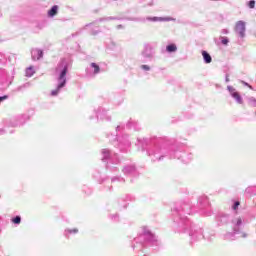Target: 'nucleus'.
<instances>
[{
  "mask_svg": "<svg viewBox=\"0 0 256 256\" xmlns=\"http://www.w3.org/2000/svg\"><path fill=\"white\" fill-rule=\"evenodd\" d=\"M221 33H222V35H227V34H229V30L228 29H222Z\"/></svg>",
  "mask_w": 256,
  "mask_h": 256,
  "instance_id": "36",
  "label": "nucleus"
},
{
  "mask_svg": "<svg viewBox=\"0 0 256 256\" xmlns=\"http://www.w3.org/2000/svg\"><path fill=\"white\" fill-rule=\"evenodd\" d=\"M113 217H114V219H115V218H117L118 216H117V215H115V216H113Z\"/></svg>",
  "mask_w": 256,
  "mask_h": 256,
  "instance_id": "49",
  "label": "nucleus"
},
{
  "mask_svg": "<svg viewBox=\"0 0 256 256\" xmlns=\"http://www.w3.org/2000/svg\"><path fill=\"white\" fill-rule=\"evenodd\" d=\"M245 193L246 195H249V197H253V195H256V186L246 188Z\"/></svg>",
  "mask_w": 256,
  "mask_h": 256,
  "instance_id": "20",
  "label": "nucleus"
},
{
  "mask_svg": "<svg viewBox=\"0 0 256 256\" xmlns=\"http://www.w3.org/2000/svg\"><path fill=\"white\" fill-rule=\"evenodd\" d=\"M232 232H228L224 235L226 241H235V235H241L245 239L247 233L243 232V219L240 217L236 221H232Z\"/></svg>",
  "mask_w": 256,
  "mask_h": 256,
  "instance_id": "4",
  "label": "nucleus"
},
{
  "mask_svg": "<svg viewBox=\"0 0 256 256\" xmlns=\"http://www.w3.org/2000/svg\"><path fill=\"white\" fill-rule=\"evenodd\" d=\"M115 181H119L120 183H125V178L121 176H114L112 177L111 182L115 183Z\"/></svg>",
  "mask_w": 256,
  "mask_h": 256,
  "instance_id": "27",
  "label": "nucleus"
},
{
  "mask_svg": "<svg viewBox=\"0 0 256 256\" xmlns=\"http://www.w3.org/2000/svg\"><path fill=\"white\" fill-rule=\"evenodd\" d=\"M29 121V116L21 115L16 116L12 118L8 123V127H21L22 125H25Z\"/></svg>",
  "mask_w": 256,
  "mask_h": 256,
  "instance_id": "8",
  "label": "nucleus"
},
{
  "mask_svg": "<svg viewBox=\"0 0 256 256\" xmlns=\"http://www.w3.org/2000/svg\"><path fill=\"white\" fill-rule=\"evenodd\" d=\"M113 163H107L106 164V169L107 171H110V173H117V171H119V168L117 166H113ZM118 165V164H115Z\"/></svg>",
  "mask_w": 256,
  "mask_h": 256,
  "instance_id": "19",
  "label": "nucleus"
},
{
  "mask_svg": "<svg viewBox=\"0 0 256 256\" xmlns=\"http://www.w3.org/2000/svg\"><path fill=\"white\" fill-rule=\"evenodd\" d=\"M232 206H231V209L232 211H234V213H237V211H239V206L241 205V202L240 201H237V200H232Z\"/></svg>",
  "mask_w": 256,
  "mask_h": 256,
  "instance_id": "24",
  "label": "nucleus"
},
{
  "mask_svg": "<svg viewBox=\"0 0 256 256\" xmlns=\"http://www.w3.org/2000/svg\"><path fill=\"white\" fill-rule=\"evenodd\" d=\"M5 99H9L8 95L0 96V103L1 101H5Z\"/></svg>",
  "mask_w": 256,
  "mask_h": 256,
  "instance_id": "35",
  "label": "nucleus"
},
{
  "mask_svg": "<svg viewBox=\"0 0 256 256\" xmlns=\"http://www.w3.org/2000/svg\"><path fill=\"white\" fill-rule=\"evenodd\" d=\"M169 150L161 146H154L147 150V155L154 163L157 161H163L167 157Z\"/></svg>",
  "mask_w": 256,
  "mask_h": 256,
  "instance_id": "5",
  "label": "nucleus"
},
{
  "mask_svg": "<svg viewBox=\"0 0 256 256\" xmlns=\"http://www.w3.org/2000/svg\"><path fill=\"white\" fill-rule=\"evenodd\" d=\"M134 243L140 244L141 249H143V247H147V245H151L152 247L158 245V240L157 237L147 229V227H144L143 232L134 238Z\"/></svg>",
  "mask_w": 256,
  "mask_h": 256,
  "instance_id": "3",
  "label": "nucleus"
},
{
  "mask_svg": "<svg viewBox=\"0 0 256 256\" xmlns=\"http://www.w3.org/2000/svg\"><path fill=\"white\" fill-rule=\"evenodd\" d=\"M166 51L168 53H175V51H177V45L175 44H169L167 47H166Z\"/></svg>",
  "mask_w": 256,
  "mask_h": 256,
  "instance_id": "26",
  "label": "nucleus"
},
{
  "mask_svg": "<svg viewBox=\"0 0 256 256\" xmlns=\"http://www.w3.org/2000/svg\"><path fill=\"white\" fill-rule=\"evenodd\" d=\"M91 25H93V23L86 24V27H91Z\"/></svg>",
  "mask_w": 256,
  "mask_h": 256,
  "instance_id": "45",
  "label": "nucleus"
},
{
  "mask_svg": "<svg viewBox=\"0 0 256 256\" xmlns=\"http://www.w3.org/2000/svg\"><path fill=\"white\" fill-rule=\"evenodd\" d=\"M5 129H0V135H4Z\"/></svg>",
  "mask_w": 256,
  "mask_h": 256,
  "instance_id": "42",
  "label": "nucleus"
},
{
  "mask_svg": "<svg viewBox=\"0 0 256 256\" xmlns=\"http://www.w3.org/2000/svg\"><path fill=\"white\" fill-rule=\"evenodd\" d=\"M121 129H123L121 126L116 127V131H121Z\"/></svg>",
  "mask_w": 256,
  "mask_h": 256,
  "instance_id": "43",
  "label": "nucleus"
},
{
  "mask_svg": "<svg viewBox=\"0 0 256 256\" xmlns=\"http://www.w3.org/2000/svg\"><path fill=\"white\" fill-rule=\"evenodd\" d=\"M0 17H1V14H0Z\"/></svg>",
  "mask_w": 256,
  "mask_h": 256,
  "instance_id": "50",
  "label": "nucleus"
},
{
  "mask_svg": "<svg viewBox=\"0 0 256 256\" xmlns=\"http://www.w3.org/2000/svg\"><path fill=\"white\" fill-rule=\"evenodd\" d=\"M117 142V147L122 153H127V151L131 149V141H129L128 135H122L121 137H118Z\"/></svg>",
  "mask_w": 256,
  "mask_h": 256,
  "instance_id": "7",
  "label": "nucleus"
},
{
  "mask_svg": "<svg viewBox=\"0 0 256 256\" xmlns=\"http://www.w3.org/2000/svg\"><path fill=\"white\" fill-rule=\"evenodd\" d=\"M132 249H135V243L132 244Z\"/></svg>",
  "mask_w": 256,
  "mask_h": 256,
  "instance_id": "48",
  "label": "nucleus"
},
{
  "mask_svg": "<svg viewBox=\"0 0 256 256\" xmlns=\"http://www.w3.org/2000/svg\"><path fill=\"white\" fill-rule=\"evenodd\" d=\"M126 127L127 129H134V131H141V127L139 126V122L130 119L127 123H126Z\"/></svg>",
  "mask_w": 256,
  "mask_h": 256,
  "instance_id": "17",
  "label": "nucleus"
},
{
  "mask_svg": "<svg viewBox=\"0 0 256 256\" xmlns=\"http://www.w3.org/2000/svg\"><path fill=\"white\" fill-rule=\"evenodd\" d=\"M127 20L128 21H141V19H139V18H128Z\"/></svg>",
  "mask_w": 256,
  "mask_h": 256,
  "instance_id": "39",
  "label": "nucleus"
},
{
  "mask_svg": "<svg viewBox=\"0 0 256 256\" xmlns=\"http://www.w3.org/2000/svg\"><path fill=\"white\" fill-rule=\"evenodd\" d=\"M216 221L218 225H227L228 223H231V216L225 213H220L216 216Z\"/></svg>",
  "mask_w": 256,
  "mask_h": 256,
  "instance_id": "12",
  "label": "nucleus"
},
{
  "mask_svg": "<svg viewBox=\"0 0 256 256\" xmlns=\"http://www.w3.org/2000/svg\"><path fill=\"white\" fill-rule=\"evenodd\" d=\"M25 75L26 77H33V75H35V70L33 69V66L26 68Z\"/></svg>",
  "mask_w": 256,
  "mask_h": 256,
  "instance_id": "25",
  "label": "nucleus"
},
{
  "mask_svg": "<svg viewBox=\"0 0 256 256\" xmlns=\"http://www.w3.org/2000/svg\"><path fill=\"white\" fill-rule=\"evenodd\" d=\"M200 205H203L204 207H209V198L207 196H202L199 198Z\"/></svg>",
  "mask_w": 256,
  "mask_h": 256,
  "instance_id": "22",
  "label": "nucleus"
},
{
  "mask_svg": "<svg viewBox=\"0 0 256 256\" xmlns=\"http://www.w3.org/2000/svg\"><path fill=\"white\" fill-rule=\"evenodd\" d=\"M90 69L86 70V74L88 75V77H95V75H99V73H101V67H99V65H97V63L92 62L90 64Z\"/></svg>",
  "mask_w": 256,
  "mask_h": 256,
  "instance_id": "11",
  "label": "nucleus"
},
{
  "mask_svg": "<svg viewBox=\"0 0 256 256\" xmlns=\"http://www.w3.org/2000/svg\"><path fill=\"white\" fill-rule=\"evenodd\" d=\"M117 29H123V25L119 24V25L117 26Z\"/></svg>",
  "mask_w": 256,
  "mask_h": 256,
  "instance_id": "44",
  "label": "nucleus"
},
{
  "mask_svg": "<svg viewBox=\"0 0 256 256\" xmlns=\"http://www.w3.org/2000/svg\"><path fill=\"white\" fill-rule=\"evenodd\" d=\"M124 175H137V167L134 164L126 165L122 169Z\"/></svg>",
  "mask_w": 256,
  "mask_h": 256,
  "instance_id": "15",
  "label": "nucleus"
},
{
  "mask_svg": "<svg viewBox=\"0 0 256 256\" xmlns=\"http://www.w3.org/2000/svg\"><path fill=\"white\" fill-rule=\"evenodd\" d=\"M58 11H59V6L57 5L52 6L51 9L48 11L49 17H55Z\"/></svg>",
  "mask_w": 256,
  "mask_h": 256,
  "instance_id": "21",
  "label": "nucleus"
},
{
  "mask_svg": "<svg viewBox=\"0 0 256 256\" xmlns=\"http://www.w3.org/2000/svg\"><path fill=\"white\" fill-rule=\"evenodd\" d=\"M101 155H102V161L103 163H112L114 165H120L121 164V159H119V156L117 153L112 152L111 150L105 148L101 150Z\"/></svg>",
  "mask_w": 256,
  "mask_h": 256,
  "instance_id": "6",
  "label": "nucleus"
},
{
  "mask_svg": "<svg viewBox=\"0 0 256 256\" xmlns=\"http://www.w3.org/2000/svg\"><path fill=\"white\" fill-rule=\"evenodd\" d=\"M191 213H193L191 204L180 202L175 204L172 209V219L174 223H182L184 233H188L191 237V243H194L195 241L205 239V235H203V229L201 228L193 230V223H191V220L187 219V215H191Z\"/></svg>",
  "mask_w": 256,
  "mask_h": 256,
  "instance_id": "1",
  "label": "nucleus"
},
{
  "mask_svg": "<svg viewBox=\"0 0 256 256\" xmlns=\"http://www.w3.org/2000/svg\"><path fill=\"white\" fill-rule=\"evenodd\" d=\"M12 223H14V225H20L21 224V216H16L14 218L11 219Z\"/></svg>",
  "mask_w": 256,
  "mask_h": 256,
  "instance_id": "29",
  "label": "nucleus"
},
{
  "mask_svg": "<svg viewBox=\"0 0 256 256\" xmlns=\"http://www.w3.org/2000/svg\"><path fill=\"white\" fill-rule=\"evenodd\" d=\"M135 198L131 195H126L125 198L123 199V201H134Z\"/></svg>",
  "mask_w": 256,
  "mask_h": 256,
  "instance_id": "31",
  "label": "nucleus"
},
{
  "mask_svg": "<svg viewBox=\"0 0 256 256\" xmlns=\"http://www.w3.org/2000/svg\"><path fill=\"white\" fill-rule=\"evenodd\" d=\"M241 83H242V85L244 86V87H248L249 89H253V86H251L249 83H247V82H245V81H241Z\"/></svg>",
  "mask_w": 256,
  "mask_h": 256,
  "instance_id": "33",
  "label": "nucleus"
},
{
  "mask_svg": "<svg viewBox=\"0 0 256 256\" xmlns=\"http://www.w3.org/2000/svg\"><path fill=\"white\" fill-rule=\"evenodd\" d=\"M248 7H249L250 9H255V0H250V1L248 2Z\"/></svg>",
  "mask_w": 256,
  "mask_h": 256,
  "instance_id": "30",
  "label": "nucleus"
},
{
  "mask_svg": "<svg viewBox=\"0 0 256 256\" xmlns=\"http://www.w3.org/2000/svg\"><path fill=\"white\" fill-rule=\"evenodd\" d=\"M121 21V18H117V17H104V18H99L96 20V22L98 23H102V21Z\"/></svg>",
  "mask_w": 256,
  "mask_h": 256,
  "instance_id": "23",
  "label": "nucleus"
},
{
  "mask_svg": "<svg viewBox=\"0 0 256 256\" xmlns=\"http://www.w3.org/2000/svg\"><path fill=\"white\" fill-rule=\"evenodd\" d=\"M202 57H203L204 63H206V64H209V63H211V61H213L211 54L205 50L202 51Z\"/></svg>",
  "mask_w": 256,
  "mask_h": 256,
  "instance_id": "18",
  "label": "nucleus"
},
{
  "mask_svg": "<svg viewBox=\"0 0 256 256\" xmlns=\"http://www.w3.org/2000/svg\"><path fill=\"white\" fill-rule=\"evenodd\" d=\"M235 33H237L238 36L241 37V39L245 37V23L242 20L236 23Z\"/></svg>",
  "mask_w": 256,
  "mask_h": 256,
  "instance_id": "13",
  "label": "nucleus"
},
{
  "mask_svg": "<svg viewBox=\"0 0 256 256\" xmlns=\"http://www.w3.org/2000/svg\"><path fill=\"white\" fill-rule=\"evenodd\" d=\"M31 57L32 61H39L40 59H43V50L39 48H33L31 50Z\"/></svg>",
  "mask_w": 256,
  "mask_h": 256,
  "instance_id": "16",
  "label": "nucleus"
},
{
  "mask_svg": "<svg viewBox=\"0 0 256 256\" xmlns=\"http://www.w3.org/2000/svg\"><path fill=\"white\" fill-rule=\"evenodd\" d=\"M154 55L155 51H153V46H151L149 43L144 44V50L142 51V56L144 59H153Z\"/></svg>",
  "mask_w": 256,
  "mask_h": 256,
  "instance_id": "9",
  "label": "nucleus"
},
{
  "mask_svg": "<svg viewBox=\"0 0 256 256\" xmlns=\"http://www.w3.org/2000/svg\"><path fill=\"white\" fill-rule=\"evenodd\" d=\"M225 81H226V83H229V74H226Z\"/></svg>",
  "mask_w": 256,
  "mask_h": 256,
  "instance_id": "41",
  "label": "nucleus"
},
{
  "mask_svg": "<svg viewBox=\"0 0 256 256\" xmlns=\"http://www.w3.org/2000/svg\"><path fill=\"white\" fill-rule=\"evenodd\" d=\"M127 206H128V204L126 203V204L123 206V209H127Z\"/></svg>",
  "mask_w": 256,
  "mask_h": 256,
  "instance_id": "47",
  "label": "nucleus"
},
{
  "mask_svg": "<svg viewBox=\"0 0 256 256\" xmlns=\"http://www.w3.org/2000/svg\"><path fill=\"white\" fill-rule=\"evenodd\" d=\"M221 45H229V38L225 36H220Z\"/></svg>",
  "mask_w": 256,
  "mask_h": 256,
  "instance_id": "28",
  "label": "nucleus"
},
{
  "mask_svg": "<svg viewBox=\"0 0 256 256\" xmlns=\"http://www.w3.org/2000/svg\"><path fill=\"white\" fill-rule=\"evenodd\" d=\"M99 33H101V31H92L91 35H98Z\"/></svg>",
  "mask_w": 256,
  "mask_h": 256,
  "instance_id": "40",
  "label": "nucleus"
},
{
  "mask_svg": "<svg viewBox=\"0 0 256 256\" xmlns=\"http://www.w3.org/2000/svg\"><path fill=\"white\" fill-rule=\"evenodd\" d=\"M66 233H69V235H71V233H79V230L77 228H74V229L66 230Z\"/></svg>",
  "mask_w": 256,
  "mask_h": 256,
  "instance_id": "32",
  "label": "nucleus"
},
{
  "mask_svg": "<svg viewBox=\"0 0 256 256\" xmlns=\"http://www.w3.org/2000/svg\"><path fill=\"white\" fill-rule=\"evenodd\" d=\"M141 69H143L144 71H151V67H149L148 65H142Z\"/></svg>",
  "mask_w": 256,
  "mask_h": 256,
  "instance_id": "34",
  "label": "nucleus"
},
{
  "mask_svg": "<svg viewBox=\"0 0 256 256\" xmlns=\"http://www.w3.org/2000/svg\"><path fill=\"white\" fill-rule=\"evenodd\" d=\"M216 45H219V42H217V38L214 39Z\"/></svg>",
  "mask_w": 256,
  "mask_h": 256,
  "instance_id": "46",
  "label": "nucleus"
},
{
  "mask_svg": "<svg viewBox=\"0 0 256 256\" xmlns=\"http://www.w3.org/2000/svg\"><path fill=\"white\" fill-rule=\"evenodd\" d=\"M96 117L97 120L99 121H104V119L106 121H111V116H107V111H105V109L103 108H98L96 111Z\"/></svg>",
  "mask_w": 256,
  "mask_h": 256,
  "instance_id": "14",
  "label": "nucleus"
},
{
  "mask_svg": "<svg viewBox=\"0 0 256 256\" xmlns=\"http://www.w3.org/2000/svg\"><path fill=\"white\" fill-rule=\"evenodd\" d=\"M148 21H159V18L153 17V18H147Z\"/></svg>",
  "mask_w": 256,
  "mask_h": 256,
  "instance_id": "38",
  "label": "nucleus"
},
{
  "mask_svg": "<svg viewBox=\"0 0 256 256\" xmlns=\"http://www.w3.org/2000/svg\"><path fill=\"white\" fill-rule=\"evenodd\" d=\"M67 71H69V62L67 59L62 58L55 68V73L58 75L57 81L58 84L55 90L51 91L52 97H56L61 92V89L67 85Z\"/></svg>",
  "mask_w": 256,
  "mask_h": 256,
  "instance_id": "2",
  "label": "nucleus"
},
{
  "mask_svg": "<svg viewBox=\"0 0 256 256\" xmlns=\"http://www.w3.org/2000/svg\"><path fill=\"white\" fill-rule=\"evenodd\" d=\"M227 90L229 91L231 97H233V99L236 101V103H238V105H243V97H241V94H239V92H237L233 86H228Z\"/></svg>",
  "mask_w": 256,
  "mask_h": 256,
  "instance_id": "10",
  "label": "nucleus"
},
{
  "mask_svg": "<svg viewBox=\"0 0 256 256\" xmlns=\"http://www.w3.org/2000/svg\"><path fill=\"white\" fill-rule=\"evenodd\" d=\"M148 139H143V140H138L139 143H141L143 145V143L147 144L148 143Z\"/></svg>",
  "mask_w": 256,
  "mask_h": 256,
  "instance_id": "37",
  "label": "nucleus"
}]
</instances>
